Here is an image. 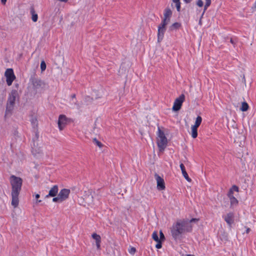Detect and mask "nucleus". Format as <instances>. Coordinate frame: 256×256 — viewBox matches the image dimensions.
Segmentation results:
<instances>
[{
    "label": "nucleus",
    "instance_id": "47",
    "mask_svg": "<svg viewBox=\"0 0 256 256\" xmlns=\"http://www.w3.org/2000/svg\"><path fill=\"white\" fill-rule=\"evenodd\" d=\"M187 256H194L191 255V254H188V255H187Z\"/></svg>",
    "mask_w": 256,
    "mask_h": 256
},
{
    "label": "nucleus",
    "instance_id": "41",
    "mask_svg": "<svg viewBox=\"0 0 256 256\" xmlns=\"http://www.w3.org/2000/svg\"><path fill=\"white\" fill-rule=\"evenodd\" d=\"M174 3L180 2V0H172Z\"/></svg>",
    "mask_w": 256,
    "mask_h": 256
},
{
    "label": "nucleus",
    "instance_id": "9",
    "mask_svg": "<svg viewBox=\"0 0 256 256\" xmlns=\"http://www.w3.org/2000/svg\"><path fill=\"white\" fill-rule=\"evenodd\" d=\"M68 122V118L66 116L60 114L58 117V126L60 130H62L66 126Z\"/></svg>",
    "mask_w": 256,
    "mask_h": 256
},
{
    "label": "nucleus",
    "instance_id": "2",
    "mask_svg": "<svg viewBox=\"0 0 256 256\" xmlns=\"http://www.w3.org/2000/svg\"><path fill=\"white\" fill-rule=\"evenodd\" d=\"M19 100V95L16 90H12L8 94L4 112L5 120L10 117L14 112L16 102Z\"/></svg>",
    "mask_w": 256,
    "mask_h": 256
},
{
    "label": "nucleus",
    "instance_id": "14",
    "mask_svg": "<svg viewBox=\"0 0 256 256\" xmlns=\"http://www.w3.org/2000/svg\"><path fill=\"white\" fill-rule=\"evenodd\" d=\"M58 188L57 185L53 186L49 190L48 194L46 196V198L54 197L58 194Z\"/></svg>",
    "mask_w": 256,
    "mask_h": 256
},
{
    "label": "nucleus",
    "instance_id": "39",
    "mask_svg": "<svg viewBox=\"0 0 256 256\" xmlns=\"http://www.w3.org/2000/svg\"><path fill=\"white\" fill-rule=\"evenodd\" d=\"M1 0L2 3L3 4H6V0Z\"/></svg>",
    "mask_w": 256,
    "mask_h": 256
},
{
    "label": "nucleus",
    "instance_id": "29",
    "mask_svg": "<svg viewBox=\"0 0 256 256\" xmlns=\"http://www.w3.org/2000/svg\"><path fill=\"white\" fill-rule=\"evenodd\" d=\"M180 26V24L178 22H175L174 24H173L171 26H170V29L171 30H173V29H174V28H179Z\"/></svg>",
    "mask_w": 256,
    "mask_h": 256
},
{
    "label": "nucleus",
    "instance_id": "31",
    "mask_svg": "<svg viewBox=\"0 0 256 256\" xmlns=\"http://www.w3.org/2000/svg\"><path fill=\"white\" fill-rule=\"evenodd\" d=\"M92 196H88V197L85 198V200L86 203L88 204H90L92 202H90L91 199H92Z\"/></svg>",
    "mask_w": 256,
    "mask_h": 256
},
{
    "label": "nucleus",
    "instance_id": "8",
    "mask_svg": "<svg viewBox=\"0 0 256 256\" xmlns=\"http://www.w3.org/2000/svg\"><path fill=\"white\" fill-rule=\"evenodd\" d=\"M184 95L182 94L178 98L175 100L172 106V110L174 111H178L180 109L182 104L184 100Z\"/></svg>",
    "mask_w": 256,
    "mask_h": 256
},
{
    "label": "nucleus",
    "instance_id": "20",
    "mask_svg": "<svg viewBox=\"0 0 256 256\" xmlns=\"http://www.w3.org/2000/svg\"><path fill=\"white\" fill-rule=\"evenodd\" d=\"M198 128L192 126L191 127V135L192 138H196L198 136Z\"/></svg>",
    "mask_w": 256,
    "mask_h": 256
},
{
    "label": "nucleus",
    "instance_id": "46",
    "mask_svg": "<svg viewBox=\"0 0 256 256\" xmlns=\"http://www.w3.org/2000/svg\"><path fill=\"white\" fill-rule=\"evenodd\" d=\"M41 202V200H37L36 202Z\"/></svg>",
    "mask_w": 256,
    "mask_h": 256
},
{
    "label": "nucleus",
    "instance_id": "35",
    "mask_svg": "<svg viewBox=\"0 0 256 256\" xmlns=\"http://www.w3.org/2000/svg\"><path fill=\"white\" fill-rule=\"evenodd\" d=\"M160 238L159 239L160 240V241L164 240V234L162 233V231H160Z\"/></svg>",
    "mask_w": 256,
    "mask_h": 256
},
{
    "label": "nucleus",
    "instance_id": "25",
    "mask_svg": "<svg viewBox=\"0 0 256 256\" xmlns=\"http://www.w3.org/2000/svg\"><path fill=\"white\" fill-rule=\"evenodd\" d=\"M206 3L204 6L203 14L205 12L208 7L210 5L211 0H205Z\"/></svg>",
    "mask_w": 256,
    "mask_h": 256
},
{
    "label": "nucleus",
    "instance_id": "45",
    "mask_svg": "<svg viewBox=\"0 0 256 256\" xmlns=\"http://www.w3.org/2000/svg\"><path fill=\"white\" fill-rule=\"evenodd\" d=\"M254 8H256V0L255 2H254Z\"/></svg>",
    "mask_w": 256,
    "mask_h": 256
},
{
    "label": "nucleus",
    "instance_id": "38",
    "mask_svg": "<svg viewBox=\"0 0 256 256\" xmlns=\"http://www.w3.org/2000/svg\"><path fill=\"white\" fill-rule=\"evenodd\" d=\"M40 194H36L35 195V198H36V199H37V200L40 198Z\"/></svg>",
    "mask_w": 256,
    "mask_h": 256
},
{
    "label": "nucleus",
    "instance_id": "23",
    "mask_svg": "<svg viewBox=\"0 0 256 256\" xmlns=\"http://www.w3.org/2000/svg\"><path fill=\"white\" fill-rule=\"evenodd\" d=\"M234 191L238 192V188L236 186H233L232 188L230 190L228 194H234Z\"/></svg>",
    "mask_w": 256,
    "mask_h": 256
},
{
    "label": "nucleus",
    "instance_id": "32",
    "mask_svg": "<svg viewBox=\"0 0 256 256\" xmlns=\"http://www.w3.org/2000/svg\"><path fill=\"white\" fill-rule=\"evenodd\" d=\"M196 5L199 7H202L204 6V2L202 0H198L196 2Z\"/></svg>",
    "mask_w": 256,
    "mask_h": 256
},
{
    "label": "nucleus",
    "instance_id": "6",
    "mask_svg": "<svg viewBox=\"0 0 256 256\" xmlns=\"http://www.w3.org/2000/svg\"><path fill=\"white\" fill-rule=\"evenodd\" d=\"M4 76L6 78V84L8 86L12 85L13 81L16 78L14 70L12 68H8L5 72Z\"/></svg>",
    "mask_w": 256,
    "mask_h": 256
},
{
    "label": "nucleus",
    "instance_id": "44",
    "mask_svg": "<svg viewBox=\"0 0 256 256\" xmlns=\"http://www.w3.org/2000/svg\"><path fill=\"white\" fill-rule=\"evenodd\" d=\"M72 98H76L75 94L72 95Z\"/></svg>",
    "mask_w": 256,
    "mask_h": 256
},
{
    "label": "nucleus",
    "instance_id": "19",
    "mask_svg": "<svg viewBox=\"0 0 256 256\" xmlns=\"http://www.w3.org/2000/svg\"><path fill=\"white\" fill-rule=\"evenodd\" d=\"M202 122V118L200 116H198L196 118L194 124L192 126L196 128L200 126V124Z\"/></svg>",
    "mask_w": 256,
    "mask_h": 256
},
{
    "label": "nucleus",
    "instance_id": "13",
    "mask_svg": "<svg viewBox=\"0 0 256 256\" xmlns=\"http://www.w3.org/2000/svg\"><path fill=\"white\" fill-rule=\"evenodd\" d=\"M222 218L229 226H231L234 222V214L232 212H228L226 215L222 216Z\"/></svg>",
    "mask_w": 256,
    "mask_h": 256
},
{
    "label": "nucleus",
    "instance_id": "18",
    "mask_svg": "<svg viewBox=\"0 0 256 256\" xmlns=\"http://www.w3.org/2000/svg\"><path fill=\"white\" fill-rule=\"evenodd\" d=\"M30 13L32 15V20L34 22H36L38 19V14L36 13L34 8H31L30 10Z\"/></svg>",
    "mask_w": 256,
    "mask_h": 256
},
{
    "label": "nucleus",
    "instance_id": "21",
    "mask_svg": "<svg viewBox=\"0 0 256 256\" xmlns=\"http://www.w3.org/2000/svg\"><path fill=\"white\" fill-rule=\"evenodd\" d=\"M248 108L249 106L247 102H242V106L240 109L242 112H246L248 109Z\"/></svg>",
    "mask_w": 256,
    "mask_h": 256
},
{
    "label": "nucleus",
    "instance_id": "1",
    "mask_svg": "<svg viewBox=\"0 0 256 256\" xmlns=\"http://www.w3.org/2000/svg\"><path fill=\"white\" fill-rule=\"evenodd\" d=\"M198 219L179 220L174 223L171 228L170 232L173 238L177 240L181 238L182 234L192 230L193 223H196Z\"/></svg>",
    "mask_w": 256,
    "mask_h": 256
},
{
    "label": "nucleus",
    "instance_id": "15",
    "mask_svg": "<svg viewBox=\"0 0 256 256\" xmlns=\"http://www.w3.org/2000/svg\"><path fill=\"white\" fill-rule=\"evenodd\" d=\"M172 14V12L170 8H166L164 10V18L162 20V22L168 24L170 22V18Z\"/></svg>",
    "mask_w": 256,
    "mask_h": 256
},
{
    "label": "nucleus",
    "instance_id": "42",
    "mask_svg": "<svg viewBox=\"0 0 256 256\" xmlns=\"http://www.w3.org/2000/svg\"><path fill=\"white\" fill-rule=\"evenodd\" d=\"M250 230V228H247L246 230V233L248 234Z\"/></svg>",
    "mask_w": 256,
    "mask_h": 256
},
{
    "label": "nucleus",
    "instance_id": "43",
    "mask_svg": "<svg viewBox=\"0 0 256 256\" xmlns=\"http://www.w3.org/2000/svg\"><path fill=\"white\" fill-rule=\"evenodd\" d=\"M230 41V42H231L232 44H234V40H232V38H231Z\"/></svg>",
    "mask_w": 256,
    "mask_h": 256
},
{
    "label": "nucleus",
    "instance_id": "27",
    "mask_svg": "<svg viewBox=\"0 0 256 256\" xmlns=\"http://www.w3.org/2000/svg\"><path fill=\"white\" fill-rule=\"evenodd\" d=\"M40 69L42 72L44 71L46 69V64L44 60L41 62Z\"/></svg>",
    "mask_w": 256,
    "mask_h": 256
},
{
    "label": "nucleus",
    "instance_id": "40",
    "mask_svg": "<svg viewBox=\"0 0 256 256\" xmlns=\"http://www.w3.org/2000/svg\"><path fill=\"white\" fill-rule=\"evenodd\" d=\"M192 0H184V2L186 3V4H188V3H190Z\"/></svg>",
    "mask_w": 256,
    "mask_h": 256
},
{
    "label": "nucleus",
    "instance_id": "26",
    "mask_svg": "<svg viewBox=\"0 0 256 256\" xmlns=\"http://www.w3.org/2000/svg\"><path fill=\"white\" fill-rule=\"evenodd\" d=\"M152 238L156 242H158L160 240L156 232H153L152 234Z\"/></svg>",
    "mask_w": 256,
    "mask_h": 256
},
{
    "label": "nucleus",
    "instance_id": "4",
    "mask_svg": "<svg viewBox=\"0 0 256 256\" xmlns=\"http://www.w3.org/2000/svg\"><path fill=\"white\" fill-rule=\"evenodd\" d=\"M168 140L164 132L158 128L157 144L160 151H163L167 146Z\"/></svg>",
    "mask_w": 256,
    "mask_h": 256
},
{
    "label": "nucleus",
    "instance_id": "33",
    "mask_svg": "<svg viewBox=\"0 0 256 256\" xmlns=\"http://www.w3.org/2000/svg\"><path fill=\"white\" fill-rule=\"evenodd\" d=\"M158 243L156 245V248L159 249V248H160L162 246V242H161V241L160 240L158 242H156Z\"/></svg>",
    "mask_w": 256,
    "mask_h": 256
},
{
    "label": "nucleus",
    "instance_id": "3",
    "mask_svg": "<svg viewBox=\"0 0 256 256\" xmlns=\"http://www.w3.org/2000/svg\"><path fill=\"white\" fill-rule=\"evenodd\" d=\"M10 182L12 186V192H20L22 180L14 175H12L10 178Z\"/></svg>",
    "mask_w": 256,
    "mask_h": 256
},
{
    "label": "nucleus",
    "instance_id": "7",
    "mask_svg": "<svg viewBox=\"0 0 256 256\" xmlns=\"http://www.w3.org/2000/svg\"><path fill=\"white\" fill-rule=\"evenodd\" d=\"M168 24L162 22L161 24L158 26V41L160 42L164 36V34L166 30V26Z\"/></svg>",
    "mask_w": 256,
    "mask_h": 256
},
{
    "label": "nucleus",
    "instance_id": "11",
    "mask_svg": "<svg viewBox=\"0 0 256 256\" xmlns=\"http://www.w3.org/2000/svg\"><path fill=\"white\" fill-rule=\"evenodd\" d=\"M70 194V190L66 188H63L60 190V192L58 194V196L62 202H63L64 201L66 200L68 198Z\"/></svg>",
    "mask_w": 256,
    "mask_h": 256
},
{
    "label": "nucleus",
    "instance_id": "30",
    "mask_svg": "<svg viewBox=\"0 0 256 256\" xmlns=\"http://www.w3.org/2000/svg\"><path fill=\"white\" fill-rule=\"evenodd\" d=\"M94 142L96 144L97 146H98L99 148H102V143L99 142L98 140H97L96 138L94 139Z\"/></svg>",
    "mask_w": 256,
    "mask_h": 256
},
{
    "label": "nucleus",
    "instance_id": "34",
    "mask_svg": "<svg viewBox=\"0 0 256 256\" xmlns=\"http://www.w3.org/2000/svg\"><path fill=\"white\" fill-rule=\"evenodd\" d=\"M175 4L177 10L180 12V2L175 3Z\"/></svg>",
    "mask_w": 256,
    "mask_h": 256
},
{
    "label": "nucleus",
    "instance_id": "28",
    "mask_svg": "<svg viewBox=\"0 0 256 256\" xmlns=\"http://www.w3.org/2000/svg\"><path fill=\"white\" fill-rule=\"evenodd\" d=\"M52 202H58V203L62 202V201L60 200L58 194L56 196L54 197V198H52Z\"/></svg>",
    "mask_w": 256,
    "mask_h": 256
},
{
    "label": "nucleus",
    "instance_id": "10",
    "mask_svg": "<svg viewBox=\"0 0 256 256\" xmlns=\"http://www.w3.org/2000/svg\"><path fill=\"white\" fill-rule=\"evenodd\" d=\"M154 176L156 180L158 190H164L166 186L164 179L156 174H155Z\"/></svg>",
    "mask_w": 256,
    "mask_h": 256
},
{
    "label": "nucleus",
    "instance_id": "5",
    "mask_svg": "<svg viewBox=\"0 0 256 256\" xmlns=\"http://www.w3.org/2000/svg\"><path fill=\"white\" fill-rule=\"evenodd\" d=\"M30 80L32 84V88L36 92H41L45 89L46 84L42 80L34 78H31Z\"/></svg>",
    "mask_w": 256,
    "mask_h": 256
},
{
    "label": "nucleus",
    "instance_id": "36",
    "mask_svg": "<svg viewBox=\"0 0 256 256\" xmlns=\"http://www.w3.org/2000/svg\"><path fill=\"white\" fill-rule=\"evenodd\" d=\"M136 248H131L130 250H129V252L131 254H134L136 252Z\"/></svg>",
    "mask_w": 256,
    "mask_h": 256
},
{
    "label": "nucleus",
    "instance_id": "12",
    "mask_svg": "<svg viewBox=\"0 0 256 256\" xmlns=\"http://www.w3.org/2000/svg\"><path fill=\"white\" fill-rule=\"evenodd\" d=\"M20 192H12L11 193V196H12V202L11 204L12 206L14 208H16L19 204V199H18V196H19Z\"/></svg>",
    "mask_w": 256,
    "mask_h": 256
},
{
    "label": "nucleus",
    "instance_id": "22",
    "mask_svg": "<svg viewBox=\"0 0 256 256\" xmlns=\"http://www.w3.org/2000/svg\"><path fill=\"white\" fill-rule=\"evenodd\" d=\"M33 127L36 126L38 125V120L36 117H32L30 120Z\"/></svg>",
    "mask_w": 256,
    "mask_h": 256
},
{
    "label": "nucleus",
    "instance_id": "16",
    "mask_svg": "<svg viewBox=\"0 0 256 256\" xmlns=\"http://www.w3.org/2000/svg\"><path fill=\"white\" fill-rule=\"evenodd\" d=\"M180 168L181 169L182 172V176H184V177L188 182H190L191 179L189 178L188 174H187V172L185 170V167H184V164H180Z\"/></svg>",
    "mask_w": 256,
    "mask_h": 256
},
{
    "label": "nucleus",
    "instance_id": "24",
    "mask_svg": "<svg viewBox=\"0 0 256 256\" xmlns=\"http://www.w3.org/2000/svg\"><path fill=\"white\" fill-rule=\"evenodd\" d=\"M92 238L96 240V242H101V238L100 235L97 234H92Z\"/></svg>",
    "mask_w": 256,
    "mask_h": 256
},
{
    "label": "nucleus",
    "instance_id": "37",
    "mask_svg": "<svg viewBox=\"0 0 256 256\" xmlns=\"http://www.w3.org/2000/svg\"><path fill=\"white\" fill-rule=\"evenodd\" d=\"M100 242H98L96 243V248L98 250H99L100 248Z\"/></svg>",
    "mask_w": 256,
    "mask_h": 256
},
{
    "label": "nucleus",
    "instance_id": "17",
    "mask_svg": "<svg viewBox=\"0 0 256 256\" xmlns=\"http://www.w3.org/2000/svg\"><path fill=\"white\" fill-rule=\"evenodd\" d=\"M228 197L230 200V206H235L238 204V200L234 196V194H228Z\"/></svg>",
    "mask_w": 256,
    "mask_h": 256
}]
</instances>
